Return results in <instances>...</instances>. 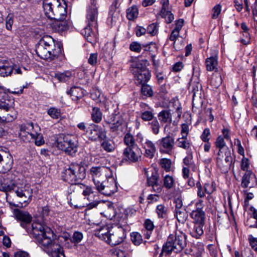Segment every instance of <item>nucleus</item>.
Returning a JSON list of instances; mask_svg holds the SVG:
<instances>
[{
    "mask_svg": "<svg viewBox=\"0 0 257 257\" xmlns=\"http://www.w3.org/2000/svg\"><path fill=\"white\" fill-rule=\"evenodd\" d=\"M14 215L21 221V226L25 228L28 233L32 234L40 245L45 247H51L52 250L49 252L50 257H65L63 248L58 244L53 243L54 233L49 227L38 222H33L29 228L28 226H30L32 217L28 212L15 209Z\"/></svg>",
    "mask_w": 257,
    "mask_h": 257,
    "instance_id": "obj_1",
    "label": "nucleus"
},
{
    "mask_svg": "<svg viewBox=\"0 0 257 257\" xmlns=\"http://www.w3.org/2000/svg\"><path fill=\"white\" fill-rule=\"evenodd\" d=\"M37 55L42 59L53 60L58 57L61 54V48L56 46L53 38L48 35L40 39L36 48Z\"/></svg>",
    "mask_w": 257,
    "mask_h": 257,
    "instance_id": "obj_2",
    "label": "nucleus"
},
{
    "mask_svg": "<svg viewBox=\"0 0 257 257\" xmlns=\"http://www.w3.org/2000/svg\"><path fill=\"white\" fill-rule=\"evenodd\" d=\"M215 146L218 150L215 155L216 165L222 172L226 173L229 170L233 160L231 151L226 146L222 136L217 138Z\"/></svg>",
    "mask_w": 257,
    "mask_h": 257,
    "instance_id": "obj_3",
    "label": "nucleus"
},
{
    "mask_svg": "<svg viewBox=\"0 0 257 257\" xmlns=\"http://www.w3.org/2000/svg\"><path fill=\"white\" fill-rule=\"evenodd\" d=\"M186 246V236L183 232L177 230L168 237L164 244L159 257H162L164 253L169 254L172 251L180 252Z\"/></svg>",
    "mask_w": 257,
    "mask_h": 257,
    "instance_id": "obj_4",
    "label": "nucleus"
},
{
    "mask_svg": "<svg viewBox=\"0 0 257 257\" xmlns=\"http://www.w3.org/2000/svg\"><path fill=\"white\" fill-rule=\"evenodd\" d=\"M43 11L48 19H60L66 17L67 5L64 0H43Z\"/></svg>",
    "mask_w": 257,
    "mask_h": 257,
    "instance_id": "obj_5",
    "label": "nucleus"
},
{
    "mask_svg": "<svg viewBox=\"0 0 257 257\" xmlns=\"http://www.w3.org/2000/svg\"><path fill=\"white\" fill-rule=\"evenodd\" d=\"M85 168L78 164H72L65 169L62 174V178L64 181L70 184H76L85 178Z\"/></svg>",
    "mask_w": 257,
    "mask_h": 257,
    "instance_id": "obj_6",
    "label": "nucleus"
},
{
    "mask_svg": "<svg viewBox=\"0 0 257 257\" xmlns=\"http://www.w3.org/2000/svg\"><path fill=\"white\" fill-rule=\"evenodd\" d=\"M20 205L13 204L15 207H24L29 204L32 200L33 189L27 184H16L14 190Z\"/></svg>",
    "mask_w": 257,
    "mask_h": 257,
    "instance_id": "obj_7",
    "label": "nucleus"
},
{
    "mask_svg": "<svg viewBox=\"0 0 257 257\" xmlns=\"http://www.w3.org/2000/svg\"><path fill=\"white\" fill-rule=\"evenodd\" d=\"M57 147L69 155H73L77 151L78 142L71 135H61L57 140Z\"/></svg>",
    "mask_w": 257,
    "mask_h": 257,
    "instance_id": "obj_8",
    "label": "nucleus"
},
{
    "mask_svg": "<svg viewBox=\"0 0 257 257\" xmlns=\"http://www.w3.org/2000/svg\"><path fill=\"white\" fill-rule=\"evenodd\" d=\"M89 173L95 187L100 186V183L112 176L110 169L104 166L92 167Z\"/></svg>",
    "mask_w": 257,
    "mask_h": 257,
    "instance_id": "obj_9",
    "label": "nucleus"
},
{
    "mask_svg": "<svg viewBox=\"0 0 257 257\" xmlns=\"http://www.w3.org/2000/svg\"><path fill=\"white\" fill-rule=\"evenodd\" d=\"M125 236L124 229L121 226L116 225L110 229L106 243L112 246L119 244L123 241Z\"/></svg>",
    "mask_w": 257,
    "mask_h": 257,
    "instance_id": "obj_10",
    "label": "nucleus"
},
{
    "mask_svg": "<svg viewBox=\"0 0 257 257\" xmlns=\"http://www.w3.org/2000/svg\"><path fill=\"white\" fill-rule=\"evenodd\" d=\"M86 135L89 140H103L106 137V131L101 126L95 124H90L86 131Z\"/></svg>",
    "mask_w": 257,
    "mask_h": 257,
    "instance_id": "obj_11",
    "label": "nucleus"
},
{
    "mask_svg": "<svg viewBox=\"0 0 257 257\" xmlns=\"http://www.w3.org/2000/svg\"><path fill=\"white\" fill-rule=\"evenodd\" d=\"M96 189L101 194L110 196L117 191V187L114 178L111 176L100 183V186H96Z\"/></svg>",
    "mask_w": 257,
    "mask_h": 257,
    "instance_id": "obj_12",
    "label": "nucleus"
},
{
    "mask_svg": "<svg viewBox=\"0 0 257 257\" xmlns=\"http://www.w3.org/2000/svg\"><path fill=\"white\" fill-rule=\"evenodd\" d=\"M196 209L193 210L191 213V217L193 220L194 223L204 224L205 219V212L202 210L204 206L203 201L200 199L195 204Z\"/></svg>",
    "mask_w": 257,
    "mask_h": 257,
    "instance_id": "obj_13",
    "label": "nucleus"
},
{
    "mask_svg": "<svg viewBox=\"0 0 257 257\" xmlns=\"http://www.w3.org/2000/svg\"><path fill=\"white\" fill-rule=\"evenodd\" d=\"M141 155V150L138 146L126 148L123 151L122 160L132 162H136L140 159Z\"/></svg>",
    "mask_w": 257,
    "mask_h": 257,
    "instance_id": "obj_14",
    "label": "nucleus"
},
{
    "mask_svg": "<svg viewBox=\"0 0 257 257\" xmlns=\"http://www.w3.org/2000/svg\"><path fill=\"white\" fill-rule=\"evenodd\" d=\"M147 184L151 187V191L156 193H160L163 190L160 178V175L157 171L152 172L150 177L147 178Z\"/></svg>",
    "mask_w": 257,
    "mask_h": 257,
    "instance_id": "obj_15",
    "label": "nucleus"
},
{
    "mask_svg": "<svg viewBox=\"0 0 257 257\" xmlns=\"http://www.w3.org/2000/svg\"><path fill=\"white\" fill-rule=\"evenodd\" d=\"M13 164L12 155L9 153L0 154V173H5L10 171Z\"/></svg>",
    "mask_w": 257,
    "mask_h": 257,
    "instance_id": "obj_16",
    "label": "nucleus"
},
{
    "mask_svg": "<svg viewBox=\"0 0 257 257\" xmlns=\"http://www.w3.org/2000/svg\"><path fill=\"white\" fill-rule=\"evenodd\" d=\"M257 185V178L254 173L247 171L241 179V186L242 188H253Z\"/></svg>",
    "mask_w": 257,
    "mask_h": 257,
    "instance_id": "obj_17",
    "label": "nucleus"
},
{
    "mask_svg": "<svg viewBox=\"0 0 257 257\" xmlns=\"http://www.w3.org/2000/svg\"><path fill=\"white\" fill-rule=\"evenodd\" d=\"M34 127L32 123H28L22 124L20 127L19 137L24 141H30L32 138V135L34 131H33Z\"/></svg>",
    "mask_w": 257,
    "mask_h": 257,
    "instance_id": "obj_18",
    "label": "nucleus"
},
{
    "mask_svg": "<svg viewBox=\"0 0 257 257\" xmlns=\"http://www.w3.org/2000/svg\"><path fill=\"white\" fill-rule=\"evenodd\" d=\"M158 142L160 151H164L167 153L172 150L175 144L174 139L170 136L162 138Z\"/></svg>",
    "mask_w": 257,
    "mask_h": 257,
    "instance_id": "obj_19",
    "label": "nucleus"
},
{
    "mask_svg": "<svg viewBox=\"0 0 257 257\" xmlns=\"http://www.w3.org/2000/svg\"><path fill=\"white\" fill-rule=\"evenodd\" d=\"M8 90L0 82V109L9 110L12 107L11 100L8 99Z\"/></svg>",
    "mask_w": 257,
    "mask_h": 257,
    "instance_id": "obj_20",
    "label": "nucleus"
},
{
    "mask_svg": "<svg viewBox=\"0 0 257 257\" xmlns=\"http://www.w3.org/2000/svg\"><path fill=\"white\" fill-rule=\"evenodd\" d=\"M50 19L53 20V21L50 24V26L53 30L55 32L64 31L68 28V23L65 20V17L58 19Z\"/></svg>",
    "mask_w": 257,
    "mask_h": 257,
    "instance_id": "obj_21",
    "label": "nucleus"
},
{
    "mask_svg": "<svg viewBox=\"0 0 257 257\" xmlns=\"http://www.w3.org/2000/svg\"><path fill=\"white\" fill-rule=\"evenodd\" d=\"M135 83L137 84H144L148 82L151 78V73L149 69L134 71Z\"/></svg>",
    "mask_w": 257,
    "mask_h": 257,
    "instance_id": "obj_22",
    "label": "nucleus"
},
{
    "mask_svg": "<svg viewBox=\"0 0 257 257\" xmlns=\"http://www.w3.org/2000/svg\"><path fill=\"white\" fill-rule=\"evenodd\" d=\"M97 10L95 6H93L88 9L86 15L87 25L94 27L97 26Z\"/></svg>",
    "mask_w": 257,
    "mask_h": 257,
    "instance_id": "obj_23",
    "label": "nucleus"
},
{
    "mask_svg": "<svg viewBox=\"0 0 257 257\" xmlns=\"http://www.w3.org/2000/svg\"><path fill=\"white\" fill-rule=\"evenodd\" d=\"M142 148L145 150V156L149 158H153L156 152V148L154 143L151 140H147Z\"/></svg>",
    "mask_w": 257,
    "mask_h": 257,
    "instance_id": "obj_24",
    "label": "nucleus"
},
{
    "mask_svg": "<svg viewBox=\"0 0 257 257\" xmlns=\"http://www.w3.org/2000/svg\"><path fill=\"white\" fill-rule=\"evenodd\" d=\"M107 122L111 125V128L115 130L122 124V119L119 114H112L107 117Z\"/></svg>",
    "mask_w": 257,
    "mask_h": 257,
    "instance_id": "obj_25",
    "label": "nucleus"
},
{
    "mask_svg": "<svg viewBox=\"0 0 257 257\" xmlns=\"http://www.w3.org/2000/svg\"><path fill=\"white\" fill-rule=\"evenodd\" d=\"M92 26L87 25L82 31V34L87 41L92 44L95 42L96 35L92 30Z\"/></svg>",
    "mask_w": 257,
    "mask_h": 257,
    "instance_id": "obj_26",
    "label": "nucleus"
},
{
    "mask_svg": "<svg viewBox=\"0 0 257 257\" xmlns=\"http://www.w3.org/2000/svg\"><path fill=\"white\" fill-rule=\"evenodd\" d=\"M119 3V0H114L110 6L108 19H110L112 22H116L118 18L119 14L118 12L116 11V9L118 7Z\"/></svg>",
    "mask_w": 257,
    "mask_h": 257,
    "instance_id": "obj_27",
    "label": "nucleus"
},
{
    "mask_svg": "<svg viewBox=\"0 0 257 257\" xmlns=\"http://www.w3.org/2000/svg\"><path fill=\"white\" fill-rule=\"evenodd\" d=\"M204 189L205 193L208 194V195L206 198L208 201V202L206 203V206L208 208H210L211 207V201L213 200L210 196V194L215 191V187L213 183H205L204 186Z\"/></svg>",
    "mask_w": 257,
    "mask_h": 257,
    "instance_id": "obj_28",
    "label": "nucleus"
},
{
    "mask_svg": "<svg viewBox=\"0 0 257 257\" xmlns=\"http://www.w3.org/2000/svg\"><path fill=\"white\" fill-rule=\"evenodd\" d=\"M67 93L70 94L72 99L74 101H77L83 96V91L79 87H72L70 90L67 91Z\"/></svg>",
    "mask_w": 257,
    "mask_h": 257,
    "instance_id": "obj_29",
    "label": "nucleus"
},
{
    "mask_svg": "<svg viewBox=\"0 0 257 257\" xmlns=\"http://www.w3.org/2000/svg\"><path fill=\"white\" fill-rule=\"evenodd\" d=\"M175 185V179L172 176L166 175L163 176V188L170 190L172 189Z\"/></svg>",
    "mask_w": 257,
    "mask_h": 257,
    "instance_id": "obj_30",
    "label": "nucleus"
},
{
    "mask_svg": "<svg viewBox=\"0 0 257 257\" xmlns=\"http://www.w3.org/2000/svg\"><path fill=\"white\" fill-rule=\"evenodd\" d=\"M206 69L208 71H212L216 69L217 66V57L215 54L214 56H210L207 58L205 61Z\"/></svg>",
    "mask_w": 257,
    "mask_h": 257,
    "instance_id": "obj_31",
    "label": "nucleus"
},
{
    "mask_svg": "<svg viewBox=\"0 0 257 257\" xmlns=\"http://www.w3.org/2000/svg\"><path fill=\"white\" fill-rule=\"evenodd\" d=\"M193 228L190 230V234L192 236L198 238L203 234V227L204 224L194 223Z\"/></svg>",
    "mask_w": 257,
    "mask_h": 257,
    "instance_id": "obj_32",
    "label": "nucleus"
},
{
    "mask_svg": "<svg viewBox=\"0 0 257 257\" xmlns=\"http://www.w3.org/2000/svg\"><path fill=\"white\" fill-rule=\"evenodd\" d=\"M159 120L163 123H171L172 121V114L170 111L164 110L158 114Z\"/></svg>",
    "mask_w": 257,
    "mask_h": 257,
    "instance_id": "obj_33",
    "label": "nucleus"
},
{
    "mask_svg": "<svg viewBox=\"0 0 257 257\" xmlns=\"http://www.w3.org/2000/svg\"><path fill=\"white\" fill-rule=\"evenodd\" d=\"M110 231V229L107 226H103L98 230L96 235L100 239L107 242Z\"/></svg>",
    "mask_w": 257,
    "mask_h": 257,
    "instance_id": "obj_34",
    "label": "nucleus"
},
{
    "mask_svg": "<svg viewBox=\"0 0 257 257\" xmlns=\"http://www.w3.org/2000/svg\"><path fill=\"white\" fill-rule=\"evenodd\" d=\"M16 184L14 182H11L8 183V181L4 179V181H1L0 183V191L7 192L14 190Z\"/></svg>",
    "mask_w": 257,
    "mask_h": 257,
    "instance_id": "obj_35",
    "label": "nucleus"
},
{
    "mask_svg": "<svg viewBox=\"0 0 257 257\" xmlns=\"http://www.w3.org/2000/svg\"><path fill=\"white\" fill-rule=\"evenodd\" d=\"M14 69V66L10 65H3L0 66V76L7 77L10 76Z\"/></svg>",
    "mask_w": 257,
    "mask_h": 257,
    "instance_id": "obj_36",
    "label": "nucleus"
},
{
    "mask_svg": "<svg viewBox=\"0 0 257 257\" xmlns=\"http://www.w3.org/2000/svg\"><path fill=\"white\" fill-rule=\"evenodd\" d=\"M124 144L126 146V148L135 147L138 146L136 143L134 136L130 133H126L123 138Z\"/></svg>",
    "mask_w": 257,
    "mask_h": 257,
    "instance_id": "obj_37",
    "label": "nucleus"
},
{
    "mask_svg": "<svg viewBox=\"0 0 257 257\" xmlns=\"http://www.w3.org/2000/svg\"><path fill=\"white\" fill-rule=\"evenodd\" d=\"M176 144L178 147L185 150H188L190 147V143L187 140V137L184 136V135L177 139Z\"/></svg>",
    "mask_w": 257,
    "mask_h": 257,
    "instance_id": "obj_38",
    "label": "nucleus"
},
{
    "mask_svg": "<svg viewBox=\"0 0 257 257\" xmlns=\"http://www.w3.org/2000/svg\"><path fill=\"white\" fill-rule=\"evenodd\" d=\"M72 76L71 72L66 71L62 73H57L55 74V77L59 81L64 82L68 80Z\"/></svg>",
    "mask_w": 257,
    "mask_h": 257,
    "instance_id": "obj_39",
    "label": "nucleus"
},
{
    "mask_svg": "<svg viewBox=\"0 0 257 257\" xmlns=\"http://www.w3.org/2000/svg\"><path fill=\"white\" fill-rule=\"evenodd\" d=\"M91 119L95 123H99L102 120V113L98 107H93L91 112Z\"/></svg>",
    "mask_w": 257,
    "mask_h": 257,
    "instance_id": "obj_40",
    "label": "nucleus"
},
{
    "mask_svg": "<svg viewBox=\"0 0 257 257\" xmlns=\"http://www.w3.org/2000/svg\"><path fill=\"white\" fill-rule=\"evenodd\" d=\"M176 216L178 221L181 223H184L188 218V214L185 209L176 210Z\"/></svg>",
    "mask_w": 257,
    "mask_h": 257,
    "instance_id": "obj_41",
    "label": "nucleus"
},
{
    "mask_svg": "<svg viewBox=\"0 0 257 257\" xmlns=\"http://www.w3.org/2000/svg\"><path fill=\"white\" fill-rule=\"evenodd\" d=\"M138 14L139 12L137 7L133 6L127 9L126 16L128 20H132L137 18Z\"/></svg>",
    "mask_w": 257,
    "mask_h": 257,
    "instance_id": "obj_42",
    "label": "nucleus"
},
{
    "mask_svg": "<svg viewBox=\"0 0 257 257\" xmlns=\"http://www.w3.org/2000/svg\"><path fill=\"white\" fill-rule=\"evenodd\" d=\"M131 238L132 242L135 245H140L143 241L142 235L138 232H133L131 233Z\"/></svg>",
    "mask_w": 257,
    "mask_h": 257,
    "instance_id": "obj_43",
    "label": "nucleus"
},
{
    "mask_svg": "<svg viewBox=\"0 0 257 257\" xmlns=\"http://www.w3.org/2000/svg\"><path fill=\"white\" fill-rule=\"evenodd\" d=\"M101 147L107 152H111L115 149L114 143L110 140L104 141L101 144Z\"/></svg>",
    "mask_w": 257,
    "mask_h": 257,
    "instance_id": "obj_44",
    "label": "nucleus"
},
{
    "mask_svg": "<svg viewBox=\"0 0 257 257\" xmlns=\"http://www.w3.org/2000/svg\"><path fill=\"white\" fill-rule=\"evenodd\" d=\"M222 83L221 76L219 74H213L210 80L211 85L215 88H218Z\"/></svg>",
    "mask_w": 257,
    "mask_h": 257,
    "instance_id": "obj_45",
    "label": "nucleus"
},
{
    "mask_svg": "<svg viewBox=\"0 0 257 257\" xmlns=\"http://www.w3.org/2000/svg\"><path fill=\"white\" fill-rule=\"evenodd\" d=\"M149 64V62L146 59L138 61L136 63L134 71H140V70L148 69L147 66Z\"/></svg>",
    "mask_w": 257,
    "mask_h": 257,
    "instance_id": "obj_46",
    "label": "nucleus"
},
{
    "mask_svg": "<svg viewBox=\"0 0 257 257\" xmlns=\"http://www.w3.org/2000/svg\"><path fill=\"white\" fill-rule=\"evenodd\" d=\"M156 211L159 218H164L166 217L167 209L164 205H158L156 207Z\"/></svg>",
    "mask_w": 257,
    "mask_h": 257,
    "instance_id": "obj_47",
    "label": "nucleus"
},
{
    "mask_svg": "<svg viewBox=\"0 0 257 257\" xmlns=\"http://www.w3.org/2000/svg\"><path fill=\"white\" fill-rule=\"evenodd\" d=\"M159 164L161 167L166 172H169L171 169V161L170 159L162 158L160 160Z\"/></svg>",
    "mask_w": 257,
    "mask_h": 257,
    "instance_id": "obj_48",
    "label": "nucleus"
},
{
    "mask_svg": "<svg viewBox=\"0 0 257 257\" xmlns=\"http://www.w3.org/2000/svg\"><path fill=\"white\" fill-rule=\"evenodd\" d=\"M31 135H32L31 139L35 140V143L37 146H40L44 143L43 137L41 134L34 132V134H31Z\"/></svg>",
    "mask_w": 257,
    "mask_h": 257,
    "instance_id": "obj_49",
    "label": "nucleus"
},
{
    "mask_svg": "<svg viewBox=\"0 0 257 257\" xmlns=\"http://www.w3.org/2000/svg\"><path fill=\"white\" fill-rule=\"evenodd\" d=\"M149 124L153 133L155 135H158L160 132V127L158 121L156 119H155L153 120Z\"/></svg>",
    "mask_w": 257,
    "mask_h": 257,
    "instance_id": "obj_50",
    "label": "nucleus"
},
{
    "mask_svg": "<svg viewBox=\"0 0 257 257\" xmlns=\"http://www.w3.org/2000/svg\"><path fill=\"white\" fill-rule=\"evenodd\" d=\"M48 114L53 118L57 119L61 116L60 110L54 107H51L48 110Z\"/></svg>",
    "mask_w": 257,
    "mask_h": 257,
    "instance_id": "obj_51",
    "label": "nucleus"
},
{
    "mask_svg": "<svg viewBox=\"0 0 257 257\" xmlns=\"http://www.w3.org/2000/svg\"><path fill=\"white\" fill-rule=\"evenodd\" d=\"M142 93L147 96H152L153 94V91L151 87L147 84L142 85Z\"/></svg>",
    "mask_w": 257,
    "mask_h": 257,
    "instance_id": "obj_52",
    "label": "nucleus"
},
{
    "mask_svg": "<svg viewBox=\"0 0 257 257\" xmlns=\"http://www.w3.org/2000/svg\"><path fill=\"white\" fill-rule=\"evenodd\" d=\"M160 15L162 18H165L166 23L168 24L171 23L174 19L173 14L169 10L166 11L163 15L160 13Z\"/></svg>",
    "mask_w": 257,
    "mask_h": 257,
    "instance_id": "obj_53",
    "label": "nucleus"
},
{
    "mask_svg": "<svg viewBox=\"0 0 257 257\" xmlns=\"http://www.w3.org/2000/svg\"><path fill=\"white\" fill-rule=\"evenodd\" d=\"M80 187L82 189H83L82 193L84 196H89L91 194H92L93 191L91 187L86 186L84 184H80Z\"/></svg>",
    "mask_w": 257,
    "mask_h": 257,
    "instance_id": "obj_54",
    "label": "nucleus"
},
{
    "mask_svg": "<svg viewBox=\"0 0 257 257\" xmlns=\"http://www.w3.org/2000/svg\"><path fill=\"white\" fill-rule=\"evenodd\" d=\"M147 31L152 36L156 35L158 32V25L156 23L151 24L148 27Z\"/></svg>",
    "mask_w": 257,
    "mask_h": 257,
    "instance_id": "obj_55",
    "label": "nucleus"
},
{
    "mask_svg": "<svg viewBox=\"0 0 257 257\" xmlns=\"http://www.w3.org/2000/svg\"><path fill=\"white\" fill-rule=\"evenodd\" d=\"M142 118L145 121H150L154 117V114L152 111L146 110L142 113Z\"/></svg>",
    "mask_w": 257,
    "mask_h": 257,
    "instance_id": "obj_56",
    "label": "nucleus"
},
{
    "mask_svg": "<svg viewBox=\"0 0 257 257\" xmlns=\"http://www.w3.org/2000/svg\"><path fill=\"white\" fill-rule=\"evenodd\" d=\"M130 49L132 51L140 53L142 50V46L139 43L133 42L130 44Z\"/></svg>",
    "mask_w": 257,
    "mask_h": 257,
    "instance_id": "obj_57",
    "label": "nucleus"
},
{
    "mask_svg": "<svg viewBox=\"0 0 257 257\" xmlns=\"http://www.w3.org/2000/svg\"><path fill=\"white\" fill-rule=\"evenodd\" d=\"M83 238V234L80 232L75 231L71 239L72 242L77 243L81 241Z\"/></svg>",
    "mask_w": 257,
    "mask_h": 257,
    "instance_id": "obj_58",
    "label": "nucleus"
},
{
    "mask_svg": "<svg viewBox=\"0 0 257 257\" xmlns=\"http://www.w3.org/2000/svg\"><path fill=\"white\" fill-rule=\"evenodd\" d=\"M180 31L178 30H176L175 29H174L169 37L170 40L173 41V45L174 47L175 48L176 47V41L177 40V38L179 37V36Z\"/></svg>",
    "mask_w": 257,
    "mask_h": 257,
    "instance_id": "obj_59",
    "label": "nucleus"
},
{
    "mask_svg": "<svg viewBox=\"0 0 257 257\" xmlns=\"http://www.w3.org/2000/svg\"><path fill=\"white\" fill-rule=\"evenodd\" d=\"M196 187L197 188V196L200 198H202L205 196L204 187L203 188L200 182L196 183Z\"/></svg>",
    "mask_w": 257,
    "mask_h": 257,
    "instance_id": "obj_60",
    "label": "nucleus"
},
{
    "mask_svg": "<svg viewBox=\"0 0 257 257\" xmlns=\"http://www.w3.org/2000/svg\"><path fill=\"white\" fill-rule=\"evenodd\" d=\"M221 11V6L220 5H216L212 9V18L216 19L220 14Z\"/></svg>",
    "mask_w": 257,
    "mask_h": 257,
    "instance_id": "obj_61",
    "label": "nucleus"
},
{
    "mask_svg": "<svg viewBox=\"0 0 257 257\" xmlns=\"http://www.w3.org/2000/svg\"><path fill=\"white\" fill-rule=\"evenodd\" d=\"M210 136V132L209 129L208 128H206L204 130L201 136V139L204 142H209V140L210 139L209 137Z\"/></svg>",
    "mask_w": 257,
    "mask_h": 257,
    "instance_id": "obj_62",
    "label": "nucleus"
},
{
    "mask_svg": "<svg viewBox=\"0 0 257 257\" xmlns=\"http://www.w3.org/2000/svg\"><path fill=\"white\" fill-rule=\"evenodd\" d=\"M13 24V16L11 14H9L6 18V28L8 30H11L12 28V25Z\"/></svg>",
    "mask_w": 257,
    "mask_h": 257,
    "instance_id": "obj_63",
    "label": "nucleus"
},
{
    "mask_svg": "<svg viewBox=\"0 0 257 257\" xmlns=\"http://www.w3.org/2000/svg\"><path fill=\"white\" fill-rule=\"evenodd\" d=\"M248 240L251 247L257 251V238L254 237L252 235L248 236Z\"/></svg>",
    "mask_w": 257,
    "mask_h": 257,
    "instance_id": "obj_64",
    "label": "nucleus"
}]
</instances>
